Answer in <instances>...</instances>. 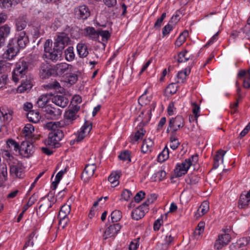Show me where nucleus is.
<instances>
[{
  "instance_id": "obj_1",
  "label": "nucleus",
  "mask_w": 250,
  "mask_h": 250,
  "mask_svg": "<svg viewBox=\"0 0 250 250\" xmlns=\"http://www.w3.org/2000/svg\"><path fill=\"white\" fill-rule=\"evenodd\" d=\"M63 126L64 123L61 122H50L45 124V128L51 131L46 141L47 145L54 147L59 146V142L64 136L63 132L60 128Z\"/></svg>"
},
{
  "instance_id": "obj_2",
  "label": "nucleus",
  "mask_w": 250,
  "mask_h": 250,
  "mask_svg": "<svg viewBox=\"0 0 250 250\" xmlns=\"http://www.w3.org/2000/svg\"><path fill=\"white\" fill-rule=\"evenodd\" d=\"M162 238L163 243L162 245V250H167L172 246L177 239V234L175 230L168 225L165 226L163 229Z\"/></svg>"
},
{
  "instance_id": "obj_3",
  "label": "nucleus",
  "mask_w": 250,
  "mask_h": 250,
  "mask_svg": "<svg viewBox=\"0 0 250 250\" xmlns=\"http://www.w3.org/2000/svg\"><path fill=\"white\" fill-rule=\"evenodd\" d=\"M27 69V63L23 60H19L16 63V67L13 72V80L15 82H18L26 74Z\"/></svg>"
},
{
  "instance_id": "obj_4",
  "label": "nucleus",
  "mask_w": 250,
  "mask_h": 250,
  "mask_svg": "<svg viewBox=\"0 0 250 250\" xmlns=\"http://www.w3.org/2000/svg\"><path fill=\"white\" fill-rule=\"evenodd\" d=\"M10 174L13 178H22L24 176V167L21 163L18 160L9 163Z\"/></svg>"
},
{
  "instance_id": "obj_5",
  "label": "nucleus",
  "mask_w": 250,
  "mask_h": 250,
  "mask_svg": "<svg viewBox=\"0 0 250 250\" xmlns=\"http://www.w3.org/2000/svg\"><path fill=\"white\" fill-rule=\"evenodd\" d=\"M184 125V120L181 116H177L169 119L167 132L175 134V132L182 128Z\"/></svg>"
},
{
  "instance_id": "obj_6",
  "label": "nucleus",
  "mask_w": 250,
  "mask_h": 250,
  "mask_svg": "<svg viewBox=\"0 0 250 250\" xmlns=\"http://www.w3.org/2000/svg\"><path fill=\"white\" fill-rule=\"evenodd\" d=\"M80 109V106L79 105L72 104V106L65 112L64 121L61 122L64 123V126L65 125H70L73 123V121L78 116L77 114Z\"/></svg>"
},
{
  "instance_id": "obj_7",
  "label": "nucleus",
  "mask_w": 250,
  "mask_h": 250,
  "mask_svg": "<svg viewBox=\"0 0 250 250\" xmlns=\"http://www.w3.org/2000/svg\"><path fill=\"white\" fill-rule=\"evenodd\" d=\"M43 112L45 118L49 120H57L62 114L61 110L50 105L45 107Z\"/></svg>"
},
{
  "instance_id": "obj_8",
  "label": "nucleus",
  "mask_w": 250,
  "mask_h": 250,
  "mask_svg": "<svg viewBox=\"0 0 250 250\" xmlns=\"http://www.w3.org/2000/svg\"><path fill=\"white\" fill-rule=\"evenodd\" d=\"M70 42V39L68 34L64 32L58 33L55 40L54 45L62 51L65 46L67 45Z\"/></svg>"
},
{
  "instance_id": "obj_9",
  "label": "nucleus",
  "mask_w": 250,
  "mask_h": 250,
  "mask_svg": "<svg viewBox=\"0 0 250 250\" xmlns=\"http://www.w3.org/2000/svg\"><path fill=\"white\" fill-rule=\"evenodd\" d=\"M20 48L17 46L14 42L13 40H10L7 49L3 54L4 58L11 60L15 57L20 50Z\"/></svg>"
},
{
  "instance_id": "obj_10",
  "label": "nucleus",
  "mask_w": 250,
  "mask_h": 250,
  "mask_svg": "<svg viewBox=\"0 0 250 250\" xmlns=\"http://www.w3.org/2000/svg\"><path fill=\"white\" fill-rule=\"evenodd\" d=\"M20 153L25 157H29L34 152V147L32 144L28 141H23L20 146Z\"/></svg>"
},
{
  "instance_id": "obj_11",
  "label": "nucleus",
  "mask_w": 250,
  "mask_h": 250,
  "mask_svg": "<svg viewBox=\"0 0 250 250\" xmlns=\"http://www.w3.org/2000/svg\"><path fill=\"white\" fill-rule=\"evenodd\" d=\"M92 129V123L89 122H85L84 125L80 128L76 134V140L77 142L81 141L86 135H87Z\"/></svg>"
},
{
  "instance_id": "obj_12",
  "label": "nucleus",
  "mask_w": 250,
  "mask_h": 250,
  "mask_svg": "<svg viewBox=\"0 0 250 250\" xmlns=\"http://www.w3.org/2000/svg\"><path fill=\"white\" fill-rule=\"evenodd\" d=\"M190 163L189 160L186 159L182 163L177 164L174 169L175 176L181 177L187 173L190 167Z\"/></svg>"
},
{
  "instance_id": "obj_13",
  "label": "nucleus",
  "mask_w": 250,
  "mask_h": 250,
  "mask_svg": "<svg viewBox=\"0 0 250 250\" xmlns=\"http://www.w3.org/2000/svg\"><path fill=\"white\" fill-rule=\"evenodd\" d=\"M96 169V166L94 164H87L82 174V179L87 182L92 177Z\"/></svg>"
},
{
  "instance_id": "obj_14",
  "label": "nucleus",
  "mask_w": 250,
  "mask_h": 250,
  "mask_svg": "<svg viewBox=\"0 0 250 250\" xmlns=\"http://www.w3.org/2000/svg\"><path fill=\"white\" fill-rule=\"evenodd\" d=\"M54 196H48L42 199L41 201L42 202L39 207V210L41 213L46 212L49 208L52 207L55 202Z\"/></svg>"
},
{
  "instance_id": "obj_15",
  "label": "nucleus",
  "mask_w": 250,
  "mask_h": 250,
  "mask_svg": "<svg viewBox=\"0 0 250 250\" xmlns=\"http://www.w3.org/2000/svg\"><path fill=\"white\" fill-rule=\"evenodd\" d=\"M231 239L230 236L228 233L219 235L218 238L214 244V248L217 250L222 249L224 246L228 245Z\"/></svg>"
},
{
  "instance_id": "obj_16",
  "label": "nucleus",
  "mask_w": 250,
  "mask_h": 250,
  "mask_svg": "<svg viewBox=\"0 0 250 250\" xmlns=\"http://www.w3.org/2000/svg\"><path fill=\"white\" fill-rule=\"evenodd\" d=\"M121 228V227L119 224L110 225L104 231L103 239H106L108 238L114 237L120 230Z\"/></svg>"
},
{
  "instance_id": "obj_17",
  "label": "nucleus",
  "mask_w": 250,
  "mask_h": 250,
  "mask_svg": "<svg viewBox=\"0 0 250 250\" xmlns=\"http://www.w3.org/2000/svg\"><path fill=\"white\" fill-rule=\"evenodd\" d=\"M72 65L63 62L56 64L53 67V70L57 75H62L70 72L72 70Z\"/></svg>"
},
{
  "instance_id": "obj_18",
  "label": "nucleus",
  "mask_w": 250,
  "mask_h": 250,
  "mask_svg": "<svg viewBox=\"0 0 250 250\" xmlns=\"http://www.w3.org/2000/svg\"><path fill=\"white\" fill-rule=\"evenodd\" d=\"M14 112L12 110L1 107L0 108V120L5 123H9L13 119Z\"/></svg>"
},
{
  "instance_id": "obj_19",
  "label": "nucleus",
  "mask_w": 250,
  "mask_h": 250,
  "mask_svg": "<svg viewBox=\"0 0 250 250\" xmlns=\"http://www.w3.org/2000/svg\"><path fill=\"white\" fill-rule=\"evenodd\" d=\"M52 96L53 94L51 93L43 94L41 95L37 101L38 106L44 109L45 107L48 105L46 104L51 100Z\"/></svg>"
},
{
  "instance_id": "obj_20",
  "label": "nucleus",
  "mask_w": 250,
  "mask_h": 250,
  "mask_svg": "<svg viewBox=\"0 0 250 250\" xmlns=\"http://www.w3.org/2000/svg\"><path fill=\"white\" fill-rule=\"evenodd\" d=\"M51 100L52 103H54L56 105L62 108L66 106L68 103L67 98L61 95H56L55 96L53 95Z\"/></svg>"
},
{
  "instance_id": "obj_21",
  "label": "nucleus",
  "mask_w": 250,
  "mask_h": 250,
  "mask_svg": "<svg viewBox=\"0 0 250 250\" xmlns=\"http://www.w3.org/2000/svg\"><path fill=\"white\" fill-rule=\"evenodd\" d=\"M75 13L80 19H86L90 14V11L86 5H81L75 9Z\"/></svg>"
},
{
  "instance_id": "obj_22",
  "label": "nucleus",
  "mask_w": 250,
  "mask_h": 250,
  "mask_svg": "<svg viewBox=\"0 0 250 250\" xmlns=\"http://www.w3.org/2000/svg\"><path fill=\"white\" fill-rule=\"evenodd\" d=\"M28 38L25 31H22L18 34L17 40V46L20 48H24L28 42Z\"/></svg>"
},
{
  "instance_id": "obj_23",
  "label": "nucleus",
  "mask_w": 250,
  "mask_h": 250,
  "mask_svg": "<svg viewBox=\"0 0 250 250\" xmlns=\"http://www.w3.org/2000/svg\"><path fill=\"white\" fill-rule=\"evenodd\" d=\"M62 54V50L54 45L53 50L48 52L45 55L52 61H57L61 57Z\"/></svg>"
},
{
  "instance_id": "obj_24",
  "label": "nucleus",
  "mask_w": 250,
  "mask_h": 250,
  "mask_svg": "<svg viewBox=\"0 0 250 250\" xmlns=\"http://www.w3.org/2000/svg\"><path fill=\"white\" fill-rule=\"evenodd\" d=\"M148 208H142V207H138L132 211V218L136 220H138L144 216Z\"/></svg>"
},
{
  "instance_id": "obj_25",
  "label": "nucleus",
  "mask_w": 250,
  "mask_h": 250,
  "mask_svg": "<svg viewBox=\"0 0 250 250\" xmlns=\"http://www.w3.org/2000/svg\"><path fill=\"white\" fill-rule=\"evenodd\" d=\"M153 142L150 138L146 139L143 141L141 147V151L144 153L151 152L153 146Z\"/></svg>"
},
{
  "instance_id": "obj_26",
  "label": "nucleus",
  "mask_w": 250,
  "mask_h": 250,
  "mask_svg": "<svg viewBox=\"0 0 250 250\" xmlns=\"http://www.w3.org/2000/svg\"><path fill=\"white\" fill-rule=\"evenodd\" d=\"M78 53L81 58L86 57L88 54L87 45L83 42L78 43L77 45Z\"/></svg>"
},
{
  "instance_id": "obj_27",
  "label": "nucleus",
  "mask_w": 250,
  "mask_h": 250,
  "mask_svg": "<svg viewBox=\"0 0 250 250\" xmlns=\"http://www.w3.org/2000/svg\"><path fill=\"white\" fill-rule=\"evenodd\" d=\"M85 35L92 40L98 39V30H96L93 27H87L84 29Z\"/></svg>"
},
{
  "instance_id": "obj_28",
  "label": "nucleus",
  "mask_w": 250,
  "mask_h": 250,
  "mask_svg": "<svg viewBox=\"0 0 250 250\" xmlns=\"http://www.w3.org/2000/svg\"><path fill=\"white\" fill-rule=\"evenodd\" d=\"M34 130V127L32 125L30 124H26L22 129V135L29 138L33 135Z\"/></svg>"
},
{
  "instance_id": "obj_29",
  "label": "nucleus",
  "mask_w": 250,
  "mask_h": 250,
  "mask_svg": "<svg viewBox=\"0 0 250 250\" xmlns=\"http://www.w3.org/2000/svg\"><path fill=\"white\" fill-rule=\"evenodd\" d=\"M26 116L29 121L34 123H38L41 119V115L39 112L34 110L30 111Z\"/></svg>"
},
{
  "instance_id": "obj_30",
  "label": "nucleus",
  "mask_w": 250,
  "mask_h": 250,
  "mask_svg": "<svg viewBox=\"0 0 250 250\" xmlns=\"http://www.w3.org/2000/svg\"><path fill=\"white\" fill-rule=\"evenodd\" d=\"M226 153V151L223 150H219L216 154L214 158V165L213 167L214 168H217L219 166V161L220 160H221L222 163H223L224 162V157Z\"/></svg>"
},
{
  "instance_id": "obj_31",
  "label": "nucleus",
  "mask_w": 250,
  "mask_h": 250,
  "mask_svg": "<svg viewBox=\"0 0 250 250\" xmlns=\"http://www.w3.org/2000/svg\"><path fill=\"white\" fill-rule=\"evenodd\" d=\"M7 179V166L5 164L0 165V186Z\"/></svg>"
},
{
  "instance_id": "obj_32",
  "label": "nucleus",
  "mask_w": 250,
  "mask_h": 250,
  "mask_svg": "<svg viewBox=\"0 0 250 250\" xmlns=\"http://www.w3.org/2000/svg\"><path fill=\"white\" fill-rule=\"evenodd\" d=\"M32 87V83L30 79H26L22 81L21 85L18 88V90L20 92H23L30 89Z\"/></svg>"
},
{
  "instance_id": "obj_33",
  "label": "nucleus",
  "mask_w": 250,
  "mask_h": 250,
  "mask_svg": "<svg viewBox=\"0 0 250 250\" xmlns=\"http://www.w3.org/2000/svg\"><path fill=\"white\" fill-rule=\"evenodd\" d=\"M11 32V28L7 24H4L0 27V38L4 41L7 38Z\"/></svg>"
},
{
  "instance_id": "obj_34",
  "label": "nucleus",
  "mask_w": 250,
  "mask_h": 250,
  "mask_svg": "<svg viewBox=\"0 0 250 250\" xmlns=\"http://www.w3.org/2000/svg\"><path fill=\"white\" fill-rule=\"evenodd\" d=\"M190 72V67H187L184 71H180L177 75V83H183L186 79V77L189 74Z\"/></svg>"
},
{
  "instance_id": "obj_35",
  "label": "nucleus",
  "mask_w": 250,
  "mask_h": 250,
  "mask_svg": "<svg viewBox=\"0 0 250 250\" xmlns=\"http://www.w3.org/2000/svg\"><path fill=\"white\" fill-rule=\"evenodd\" d=\"M146 131L145 130L140 128L135 133L134 135L130 137V142L134 144L139 140L142 139Z\"/></svg>"
},
{
  "instance_id": "obj_36",
  "label": "nucleus",
  "mask_w": 250,
  "mask_h": 250,
  "mask_svg": "<svg viewBox=\"0 0 250 250\" xmlns=\"http://www.w3.org/2000/svg\"><path fill=\"white\" fill-rule=\"evenodd\" d=\"M250 201V197L246 194H242L240 197L238 203V207L240 208H247Z\"/></svg>"
},
{
  "instance_id": "obj_37",
  "label": "nucleus",
  "mask_w": 250,
  "mask_h": 250,
  "mask_svg": "<svg viewBox=\"0 0 250 250\" xmlns=\"http://www.w3.org/2000/svg\"><path fill=\"white\" fill-rule=\"evenodd\" d=\"M120 176V174L119 172L118 173L116 172H113L109 175L108 181L110 182L112 187H116L119 184V182L118 179Z\"/></svg>"
},
{
  "instance_id": "obj_38",
  "label": "nucleus",
  "mask_w": 250,
  "mask_h": 250,
  "mask_svg": "<svg viewBox=\"0 0 250 250\" xmlns=\"http://www.w3.org/2000/svg\"><path fill=\"white\" fill-rule=\"evenodd\" d=\"M209 210V204L208 202H203L201 205L199 207L197 211V215L199 216H202L206 214Z\"/></svg>"
},
{
  "instance_id": "obj_39",
  "label": "nucleus",
  "mask_w": 250,
  "mask_h": 250,
  "mask_svg": "<svg viewBox=\"0 0 250 250\" xmlns=\"http://www.w3.org/2000/svg\"><path fill=\"white\" fill-rule=\"evenodd\" d=\"M70 211L71 208L70 205H64L62 206L59 212L58 217L63 218L66 216L67 217V215L70 213Z\"/></svg>"
},
{
  "instance_id": "obj_40",
  "label": "nucleus",
  "mask_w": 250,
  "mask_h": 250,
  "mask_svg": "<svg viewBox=\"0 0 250 250\" xmlns=\"http://www.w3.org/2000/svg\"><path fill=\"white\" fill-rule=\"evenodd\" d=\"M177 57V61L179 62H184L190 59V55L187 50H184L180 52Z\"/></svg>"
},
{
  "instance_id": "obj_41",
  "label": "nucleus",
  "mask_w": 250,
  "mask_h": 250,
  "mask_svg": "<svg viewBox=\"0 0 250 250\" xmlns=\"http://www.w3.org/2000/svg\"><path fill=\"white\" fill-rule=\"evenodd\" d=\"M11 66V63L6 61H0V74L10 71Z\"/></svg>"
},
{
  "instance_id": "obj_42",
  "label": "nucleus",
  "mask_w": 250,
  "mask_h": 250,
  "mask_svg": "<svg viewBox=\"0 0 250 250\" xmlns=\"http://www.w3.org/2000/svg\"><path fill=\"white\" fill-rule=\"evenodd\" d=\"M27 25V22L24 18H19L16 21V26L18 31L23 30Z\"/></svg>"
},
{
  "instance_id": "obj_43",
  "label": "nucleus",
  "mask_w": 250,
  "mask_h": 250,
  "mask_svg": "<svg viewBox=\"0 0 250 250\" xmlns=\"http://www.w3.org/2000/svg\"><path fill=\"white\" fill-rule=\"evenodd\" d=\"M64 53L65 56V59L67 61L71 62L74 59L75 55L74 52V48L72 46L68 47L65 50Z\"/></svg>"
},
{
  "instance_id": "obj_44",
  "label": "nucleus",
  "mask_w": 250,
  "mask_h": 250,
  "mask_svg": "<svg viewBox=\"0 0 250 250\" xmlns=\"http://www.w3.org/2000/svg\"><path fill=\"white\" fill-rule=\"evenodd\" d=\"M180 142L175 134H170L169 147L173 150H175L179 146Z\"/></svg>"
},
{
  "instance_id": "obj_45",
  "label": "nucleus",
  "mask_w": 250,
  "mask_h": 250,
  "mask_svg": "<svg viewBox=\"0 0 250 250\" xmlns=\"http://www.w3.org/2000/svg\"><path fill=\"white\" fill-rule=\"evenodd\" d=\"M169 150L166 146L163 149V151L159 154L158 157V161L160 162H163L164 161L167 160L169 157Z\"/></svg>"
},
{
  "instance_id": "obj_46",
  "label": "nucleus",
  "mask_w": 250,
  "mask_h": 250,
  "mask_svg": "<svg viewBox=\"0 0 250 250\" xmlns=\"http://www.w3.org/2000/svg\"><path fill=\"white\" fill-rule=\"evenodd\" d=\"M188 35V32L187 30H185L182 33L175 42L176 45L177 46H181L185 42Z\"/></svg>"
},
{
  "instance_id": "obj_47",
  "label": "nucleus",
  "mask_w": 250,
  "mask_h": 250,
  "mask_svg": "<svg viewBox=\"0 0 250 250\" xmlns=\"http://www.w3.org/2000/svg\"><path fill=\"white\" fill-rule=\"evenodd\" d=\"M185 180L188 184H195L199 181L200 177L195 174H190L186 177Z\"/></svg>"
},
{
  "instance_id": "obj_48",
  "label": "nucleus",
  "mask_w": 250,
  "mask_h": 250,
  "mask_svg": "<svg viewBox=\"0 0 250 250\" xmlns=\"http://www.w3.org/2000/svg\"><path fill=\"white\" fill-rule=\"evenodd\" d=\"M7 146L10 149H13L15 151L19 150L20 146L13 139H8L6 142Z\"/></svg>"
},
{
  "instance_id": "obj_49",
  "label": "nucleus",
  "mask_w": 250,
  "mask_h": 250,
  "mask_svg": "<svg viewBox=\"0 0 250 250\" xmlns=\"http://www.w3.org/2000/svg\"><path fill=\"white\" fill-rule=\"evenodd\" d=\"M66 172V168L64 170H62L60 171L56 176L55 181L53 182L52 184V188L53 189H56L57 188V185L60 182L62 177L63 174Z\"/></svg>"
},
{
  "instance_id": "obj_50",
  "label": "nucleus",
  "mask_w": 250,
  "mask_h": 250,
  "mask_svg": "<svg viewBox=\"0 0 250 250\" xmlns=\"http://www.w3.org/2000/svg\"><path fill=\"white\" fill-rule=\"evenodd\" d=\"M245 245H250V236L240 239L237 242L236 245L233 246L241 248Z\"/></svg>"
},
{
  "instance_id": "obj_51",
  "label": "nucleus",
  "mask_w": 250,
  "mask_h": 250,
  "mask_svg": "<svg viewBox=\"0 0 250 250\" xmlns=\"http://www.w3.org/2000/svg\"><path fill=\"white\" fill-rule=\"evenodd\" d=\"M38 196L37 194H34L30 197L27 203L23 207V211H25L30 207L33 205L37 200Z\"/></svg>"
},
{
  "instance_id": "obj_52",
  "label": "nucleus",
  "mask_w": 250,
  "mask_h": 250,
  "mask_svg": "<svg viewBox=\"0 0 250 250\" xmlns=\"http://www.w3.org/2000/svg\"><path fill=\"white\" fill-rule=\"evenodd\" d=\"M205 224L204 222H200L198 224L196 229L194 231V234L196 237H199L204 231Z\"/></svg>"
},
{
  "instance_id": "obj_53",
  "label": "nucleus",
  "mask_w": 250,
  "mask_h": 250,
  "mask_svg": "<svg viewBox=\"0 0 250 250\" xmlns=\"http://www.w3.org/2000/svg\"><path fill=\"white\" fill-rule=\"evenodd\" d=\"M122 212L119 210H115L111 214V218L113 222H118L122 218Z\"/></svg>"
},
{
  "instance_id": "obj_54",
  "label": "nucleus",
  "mask_w": 250,
  "mask_h": 250,
  "mask_svg": "<svg viewBox=\"0 0 250 250\" xmlns=\"http://www.w3.org/2000/svg\"><path fill=\"white\" fill-rule=\"evenodd\" d=\"M166 173L163 170H159L154 174V180L160 181L163 180L166 177Z\"/></svg>"
},
{
  "instance_id": "obj_55",
  "label": "nucleus",
  "mask_w": 250,
  "mask_h": 250,
  "mask_svg": "<svg viewBox=\"0 0 250 250\" xmlns=\"http://www.w3.org/2000/svg\"><path fill=\"white\" fill-rule=\"evenodd\" d=\"M60 87V83L56 81H52L44 85V87L46 89L58 90Z\"/></svg>"
},
{
  "instance_id": "obj_56",
  "label": "nucleus",
  "mask_w": 250,
  "mask_h": 250,
  "mask_svg": "<svg viewBox=\"0 0 250 250\" xmlns=\"http://www.w3.org/2000/svg\"><path fill=\"white\" fill-rule=\"evenodd\" d=\"M14 0H2L0 7L3 9L10 8L15 4Z\"/></svg>"
},
{
  "instance_id": "obj_57",
  "label": "nucleus",
  "mask_w": 250,
  "mask_h": 250,
  "mask_svg": "<svg viewBox=\"0 0 250 250\" xmlns=\"http://www.w3.org/2000/svg\"><path fill=\"white\" fill-rule=\"evenodd\" d=\"M40 73L41 77L43 79L48 78L51 75L49 69L45 65L42 66Z\"/></svg>"
},
{
  "instance_id": "obj_58",
  "label": "nucleus",
  "mask_w": 250,
  "mask_h": 250,
  "mask_svg": "<svg viewBox=\"0 0 250 250\" xmlns=\"http://www.w3.org/2000/svg\"><path fill=\"white\" fill-rule=\"evenodd\" d=\"M101 36L102 41L106 42L110 37V34L107 30H98V37Z\"/></svg>"
},
{
  "instance_id": "obj_59",
  "label": "nucleus",
  "mask_w": 250,
  "mask_h": 250,
  "mask_svg": "<svg viewBox=\"0 0 250 250\" xmlns=\"http://www.w3.org/2000/svg\"><path fill=\"white\" fill-rule=\"evenodd\" d=\"M119 158L120 159L123 161H127L128 162L131 161V158L130 156V152L128 150H125L122 152L119 155Z\"/></svg>"
},
{
  "instance_id": "obj_60",
  "label": "nucleus",
  "mask_w": 250,
  "mask_h": 250,
  "mask_svg": "<svg viewBox=\"0 0 250 250\" xmlns=\"http://www.w3.org/2000/svg\"><path fill=\"white\" fill-rule=\"evenodd\" d=\"M243 87L245 88L250 87V68L248 70L247 75L244 80Z\"/></svg>"
},
{
  "instance_id": "obj_61",
  "label": "nucleus",
  "mask_w": 250,
  "mask_h": 250,
  "mask_svg": "<svg viewBox=\"0 0 250 250\" xmlns=\"http://www.w3.org/2000/svg\"><path fill=\"white\" fill-rule=\"evenodd\" d=\"M52 41L51 40H47L44 43V51L47 54L52 50Z\"/></svg>"
},
{
  "instance_id": "obj_62",
  "label": "nucleus",
  "mask_w": 250,
  "mask_h": 250,
  "mask_svg": "<svg viewBox=\"0 0 250 250\" xmlns=\"http://www.w3.org/2000/svg\"><path fill=\"white\" fill-rule=\"evenodd\" d=\"M35 236V232H33L29 236L28 240L26 242L24 246V248H27L28 246H33L34 245V238Z\"/></svg>"
},
{
  "instance_id": "obj_63",
  "label": "nucleus",
  "mask_w": 250,
  "mask_h": 250,
  "mask_svg": "<svg viewBox=\"0 0 250 250\" xmlns=\"http://www.w3.org/2000/svg\"><path fill=\"white\" fill-rule=\"evenodd\" d=\"M131 195L132 194L129 190L125 189L122 192L121 197L123 199L127 201L130 199Z\"/></svg>"
},
{
  "instance_id": "obj_64",
  "label": "nucleus",
  "mask_w": 250,
  "mask_h": 250,
  "mask_svg": "<svg viewBox=\"0 0 250 250\" xmlns=\"http://www.w3.org/2000/svg\"><path fill=\"white\" fill-rule=\"evenodd\" d=\"M3 156L8 163L14 162V160H17L14 158L8 150L4 151Z\"/></svg>"
}]
</instances>
